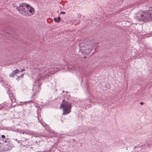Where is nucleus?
I'll return each instance as SVG.
<instances>
[{
	"mask_svg": "<svg viewBox=\"0 0 152 152\" xmlns=\"http://www.w3.org/2000/svg\"><path fill=\"white\" fill-rule=\"evenodd\" d=\"M16 9L21 14L25 16L30 15L28 13V12L33 15L35 11L34 8L31 7L29 4L25 3L20 4L19 7H17Z\"/></svg>",
	"mask_w": 152,
	"mask_h": 152,
	"instance_id": "obj_1",
	"label": "nucleus"
},
{
	"mask_svg": "<svg viewBox=\"0 0 152 152\" xmlns=\"http://www.w3.org/2000/svg\"><path fill=\"white\" fill-rule=\"evenodd\" d=\"M135 19L139 21L147 22L152 19V12L144 11L137 13L135 17Z\"/></svg>",
	"mask_w": 152,
	"mask_h": 152,
	"instance_id": "obj_2",
	"label": "nucleus"
},
{
	"mask_svg": "<svg viewBox=\"0 0 152 152\" xmlns=\"http://www.w3.org/2000/svg\"><path fill=\"white\" fill-rule=\"evenodd\" d=\"M61 107L62 108L63 110V115L68 114L71 112V104L64 99L63 100Z\"/></svg>",
	"mask_w": 152,
	"mask_h": 152,
	"instance_id": "obj_3",
	"label": "nucleus"
},
{
	"mask_svg": "<svg viewBox=\"0 0 152 152\" xmlns=\"http://www.w3.org/2000/svg\"><path fill=\"white\" fill-rule=\"evenodd\" d=\"M14 147L13 144L12 143H7L6 145H4V146L3 145V152L11 150Z\"/></svg>",
	"mask_w": 152,
	"mask_h": 152,
	"instance_id": "obj_4",
	"label": "nucleus"
},
{
	"mask_svg": "<svg viewBox=\"0 0 152 152\" xmlns=\"http://www.w3.org/2000/svg\"><path fill=\"white\" fill-rule=\"evenodd\" d=\"M19 70L18 69L13 70L12 73L9 75V77H12L15 76L17 74L19 73Z\"/></svg>",
	"mask_w": 152,
	"mask_h": 152,
	"instance_id": "obj_5",
	"label": "nucleus"
},
{
	"mask_svg": "<svg viewBox=\"0 0 152 152\" xmlns=\"http://www.w3.org/2000/svg\"><path fill=\"white\" fill-rule=\"evenodd\" d=\"M134 149H137V150H135V151H136L137 152V151L138 152H141L140 151H142L141 150V147H140V146H135L134 147Z\"/></svg>",
	"mask_w": 152,
	"mask_h": 152,
	"instance_id": "obj_6",
	"label": "nucleus"
},
{
	"mask_svg": "<svg viewBox=\"0 0 152 152\" xmlns=\"http://www.w3.org/2000/svg\"><path fill=\"white\" fill-rule=\"evenodd\" d=\"M54 21L57 23H59L61 20V18L60 16H58L57 18H54Z\"/></svg>",
	"mask_w": 152,
	"mask_h": 152,
	"instance_id": "obj_7",
	"label": "nucleus"
},
{
	"mask_svg": "<svg viewBox=\"0 0 152 152\" xmlns=\"http://www.w3.org/2000/svg\"><path fill=\"white\" fill-rule=\"evenodd\" d=\"M3 141L6 143H11L10 142L9 140V139L7 138V139H5V140L3 139Z\"/></svg>",
	"mask_w": 152,
	"mask_h": 152,
	"instance_id": "obj_8",
	"label": "nucleus"
},
{
	"mask_svg": "<svg viewBox=\"0 0 152 152\" xmlns=\"http://www.w3.org/2000/svg\"><path fill=\"white\" fill-rule=\"evenodd\" d=\"M3 146H2V144L0 142V152L3 151Z\"/></svg>",
	"mask_w": 152,
	"mask_h": 152,
	"instance_id": "obj_9",
	"label": "nucleus"
},
{
	"mask_svg": "<svg viewBox=\"0 0 152 152\" xmlns=\"http://www.w3.org/2000/svg\"><path fill=\"white\" fill-rule=\"evenodd\" d=\"M22 141H24V140H28V139H27L26 138H25L24 137H22Z\"/></svg>",
	"mask_w": 152,
	"mask_h": 152,
	"instance_id": "obj_10",
	"label": "nucleus"
},
{
	"mask_svg": "<svg viewBox=\"0 0 152 152\" xmlns=\"http://www.w3.org/2000/svg\"><path fill=\"white\" fill-rule=\"evenodd\" d=\"M25 70V69H21L20 70H19V71H20L19 72V73L20 72H23Z\"/></svg>",
	"mask_w": 152,
	"mask_h": 152,
	"instance_id": "obj_11",
	"label": "nucleus"
},
{
	"mask_svg": "<svg viewBox=\"0 0 152 152\" xmlns=\"http://www.w3.org/2000/svg\"><path fill=\"white\" fill-rule=\"evenodd\" d=\"M19 132L20 133V134H23L24 133V132L23 131H19Z\"/></svg>",
	"mask_w": 152,
	"mask_h": 152,
	"instance_id": "obj_12",
	"label": "nucleus"
},
{
	"mask_svg": "<svg viewBox=\"0 0 152 152\" xmlns=\"http://www.w3.org/2000/svg\"><path fill=\"white\" fill-rule=\"evenodd\" d=\"M60 13L61 14H65V12L64 11H61Z\"/></svg>",
	"mask_w": 152,
	"mask_h": 152,
	"instance_id": "obj_13",
	"label": "nucleus"
},
{
	"mask_svg": "<svg viewBox=\"0 0 152 152\" xmlns=\"http://www.w3.org/2000/svg\"><path fill=\"white\" fill-rule=\"evenodd\" d=\"M148 11L152 12V7H150L149 9V10Z\"/></svg>",
	"mask_w": 152,
	"mask_h": 152,
	"instance_id": "obj_14",
	"label": "nucleus"
},
{
	"mask_svg": "<svg viewBox=\"0 0 152 152\" xmlns=\"http://www.w3.org/2000/svg\"><path fill=\"white\" fill-rule=\"evenodd\" d=\"M15 140H16L18 143H20V141L18 140L17 139H15Z\"/></svg>",
	"mask_w": 152,
	"mask_h": 152,
	"instance_id": "obj_15",
	"label": "nucleus"
},
{
	"mask_svg": "<svg viewBox=\"0 0 152 152\" xmlns=\"http://www.w3.org/2000/svg\"><path fill=\"white\" fill-rule=\"evenodd\" d=\"M1 137L3 138H5V136L4 135H2Z\"/></svg>",
	"mask_w": 152,
	"mask_h": 152,
	"instance_id": "obj_16",
	"label": "nucleus"
},
{
	"mask_svg": "<svg viewBox=\"0 0 152 152\" xmlns=\"http://www.w3.org/2000/svg\"><path fill=\"white\" fill-rule=\"evenodd\" d=\"M20 77H21L20 76H19L17 78V79L18 80H19L20 79Z\"/></svg>",
	"mask_w": 152,
	"mask_h": 152,
	"instance_id": "obj_17",
	"label": "nucleus"
},
{
	"mask_svg": "<svg viewBox=\"0 0 152 152\" xmlns=\"http://www.w3.org/2000/svg\"><path fill=\"white\" fill-rule=\"evenodd\" d=\"M20 77L21 78H23L24 76V74H22L20 75Z\"/></svg>",
	"mask_w": 152,
	"mask_h": 152,
	"instance_id": "obj_18",
	"label": "nucleus"
},
{
	"mask_svg": "<svg viewBox=\"0 0 152 152\" xmlns=\"http://www.w3.org/2000/svg\"><path fill=\"white\" fill-rule=\"evenodd\" d=\"M140 104L141 105H142L144 104V103L143 102H141Z\"/></svg>",
	"mask_w": 152,
	"mask_h": 152,
	"instance_id": "obj_19",
	"label": "nucleus"
},
{
	"mask_svg": "<svg viewBox=\"0 0 152 152\" xmlns=\"http://www.w3.org/2000/svg\"><path fill=\"white\" fill-rule=\"evenodd\" d=\"M36 94V93H34L32 95V97H33Z\"/></svg>",
	"mask_w": 152,
	"mask_h": 152,
	"instance_id": "obj_20",
	"label": "nucleus"
},
{
	"mask_svg": "<svg viewBox=\"0 0 152 152\" xmlns=\"http://www.w3.org/2000/svg\"><path fill=\"white\" fill-rule=\"evenodd\" d=\"M36 87V86L35 85L33 86V90H34V89L35 88V87Z\"/></svg>",
	"mask_w": 152,
	"mask_h": 152,
	"instance_id": "obj_21",
	"label": "nucleus"
},
{
	"mask_svg": "<svg viewBox=\"0 0 152 152\" xmlns=\"http://www.w3.org/2000/svg\"><path fill=\"white\" fill-rule=\"evenodd\" d=\"M38 120L39 121H40V119H39V115H38Z\"/></svg>",
	"mask_w": 152,
	"mask_h": 152,
	"instance_id": "obj_22",
	"label": "nucleus"
},
{
	"mask_svg": "<svg viewBox=\"0 0 152 152\" xmlns=\"http://www.w3.org/2000/svg\"><path fill=\"white\" fill-rule=\"evenodd\" d=\"M42 152H48V151H47V150L44 151Z\"/></svg>",
	"mask_w": 152,
	"mask_h": 152,
	"instance_id": "obj_23",
	"label": "nucleus"
},
{
	"mask_svg": "<svg viewBox=\"0 0 152 152\" xmlns=\"http://www.w3.org/2000/svg\"><path fill=\"white\" fill-rule=\"evenodd\" d=\"M37 87L38 88H39V85L38 86H37Z\"/></svg>",
	"mask_w": 152,
	"mask_h": 152,
	"instance_id": "obj_24",
	"label": "nucleus"
},
{
	"mask_svg": "<svg viewBox=\"0 0 152 152\" xmlns=\"http://www.w3.org/2000/svg\"><path fill=\"white\" fill-rule=\"evenodd\" d=\"M10 95H12V94H9V96H10Z\"/></svg>",
	"mask_w": 152,
	"mask_h": 152,
	"instance_id": "obj_25",
	"label": "nucleus"
},
{
	"mask_svg": "<svg viewBox=\"0 0 152 152\" xmlns=\"http://www.w3.org/2000/svg\"><path fill=\"white\" fill-rule=\"evenodd\" d=\"M2 108V107H0V110H1Z\"/></svg>",
	"mask_w": 152,
	"mask_h": 152,
	"instance_id": "obj_26",
	"label": "nucleus"
},
{
	"mask_svg": "<svg viewBox=\"0 0 152 152\" xmlns=\"http://www.w3.org/2000/svg\"><path fill=\"white\" fill-rule=\"evenodd\" d=\"M30 101H28V102H30Z\"/></svg>",
	"mask_w": 152,
	"mask_h": 152,
	"instance_id": "obj_27",
	"label": "nucleus"
},
{
	"mask_svg": "<svg viewBox=\"0 0 152 152\" xmlns=\"http://www.w3.org/2000/svg\"><path fill=\"white\" fill-rule=\"evenodd\" d=\"M27 134H27V133H26V134L27 135Z\"/></svg>",
	"mask_w": 152,
	"mask_h": 152,
	"instance_id": "obj_28",
	"label": "nucleus"
},
{
	"mask_svg": "<svg viewBox=\"0 0 152 152\" xmlns=\"http://www.w3.org/2000/svg\"><path fill=\"white\" fill-rule=\"evenodd\" d=\"M86 58V57H84V58Z\"/></svg>",
	"mask_w": 152,
	"mask_h": 152,
	"instance_id": "obj_29",
	"label": "nucleus"
}]
</instances>
